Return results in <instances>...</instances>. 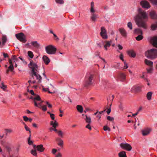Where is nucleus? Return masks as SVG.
<instances>
[{"label": "nucleus", "instance_id": "14", "mask_svg": "<svg viewBox=\"0 0 157 157\" xmlns=\"http://www.w3.org/2000/svg\"><path fill=\"white\" fill-rule=\"evenodd\" d=\"M149 15L151 18L155 19L157 18V14L154 11H152L150 12Z\"/></svg>", "mask_w": 157, "mask_h": 157}, {"label": "nucleus", "instance_id": "34", "mask_svg": "<svg viewBox=\"0 0 157 157\" xmlns=\"http://www.w3.org/2000/svg\"><path fill=\"white\" fill-rule=\"evenodd\" d=\"M5 130V133H6V135H7L8 133H10L12 132L13 130L10 129H6Z\"/></svg>", "mask_w": 157, "mask_h": 157}, {"label": "nucleus", "instance_id": "40", "mask_svg": "<svg viewBox=\"0 0 157 157\" xmlns=\"http://www.w3.org/2000/svg\"><path fill=\"white\" fill-rule=\"evenodd\" d=\"M31 134H30L29 135V137L28 138V143L29 145H32L33 143V142L32 140H30V138H31Z\"/></svg>", "mask_w": 157, "mask_h": 157}, {"label": "nucleus", "instance_id": "9", "mask_svg": "<svg viewBox=\"0 0 157 157\" xmlns=\"http://www.w3.org/2000/svg\"><path fill=\"white\" fill-rule=\"evenodd\" d=\"M150 42L154 47L157 48V36L152 37L151 39Z\"/></svg>", "mask_w": 157, "mask_h": 157}, {"label": "nucleus", "instance_id": "62", "mask_svg": "<svg viewBox=\"0 0 157 157\" xmlns=\"http://www.w3.org/2000/svg\"><path fill=\"white\" fill-rule=\"evenodd\" d=\"M62 155L60 153H59L55 157H61Z\"/></svg>", "mask_w": 157, "mask_h": 157}, {"label": "nucleus", "instance_id": "44", "mask_svg": "<svg viewBox=\"0 0 157 157\" xmlns=\"http://www.w3.org/2000/svg\"><path fill=\"white\" fill-rule=\"evenodd\" d=\"M153 69V66L149 67V69H147V73H151V71Z\"/></svg>", "mask_w": 157, "mask_h": 157}, {"label": "nucleus", "instance_id": "25", "mask_svg": "<svg viewBox=\"0 0 157 157\" xmlns=\"http://www.w3.org/2000/svg\"><path fill=\"white\" fill-rule=\"evenodd\" d=\"M37 107L41 109L43 111H46L47 109L46 105L42 106L41 103H38V106Z\"/></svg>", "mask_w": 157, "mask_h": 157}, {"label": "nucleus", "instance_id": "57", "mask_svg": "<svg viewBox=\"0 0 157 157\" xmlns=\"http://www.w3.org/2000/svg\"><path fill=\"white\" fill-rule=\"evenodd\" d=\"M120 59L121 60L123 61H124V59H123V56L122 54H121L120 56H119Z\"/></svg>", "mask_w": 157, "mask_h": 157}, {"label": "nucleus", "instance_id": "13", "mask_svg": "<svg viewBox=\"0 0 157 157\" xmlns=\"http://www.w3.org/2000/svg\"><path fill=\"white\" fill-rule=\"evenodd\" d=\"M35 96L34 97V105L35 106H38V105L36 102V101H40V96L37 95L36 94V95H35Z\"/></svg>", "mask_w": 157, "mask_h": 157}, {"label": "nucleus", "instance_id": "23", "mask_svg": "<svg viewBox=\"0 0 157 157\" xmlns=\"http://www.w3.org/2000/svg\"><path fill=\"white\" fill-rule=\"evenodd\" d=\"M76 109L80 113H82L83 111V108L82 106L80 105H78L76 106Z\"/></svg>", "mask_w": 157, "mask_h": 157}, {"label": "nucleus", "instance_id": "4", "mask_svg": "<svg viewBox=\"0 0 157 157\" xmlns=\"http://www.w3.org/2000/svg\"><path fill=\"white\" fill-rule=\"evenodd\" d=\"M94 77L93 74L90 73L87 74L85 77V86H87L92 84L93 79Z\"/></svg>", "mask_w": 157, "mask_h": 157}, {"label": "nucleus", "instance_id": "46", "mask_svg": "<svg viewBox=\"0 0 157 157\" xmlns=\"http://www.w3.org/2000/svg\"><path fill=\"white\" fill-rule=\"evenodd\" d=\"M103 129L105 131L108 130L109 131H110V129L108 127L106 126H104L103 127Z\"/></svg>", "mask_w": 157, "mask_h": 157}, {"label": "nucleus", "instance_id": "41", "mask_svg": "<svg viewBox=\"0 0 157 157\" xmlns=\"http://www.w3.org/2000/svg\"><path fill=\"white\" fill-rule=\"evenodd\" d=\"M58 125V124L56 121H55L54 122V124L52 125V127L54 128H56V127Z\"/></svg>", "mask_w": 157, "mask_h": 157}, {"label": "nucleus", "instance_id": "10", "mask_svg": "<svg viewBox=\"0 0 157 157\" xmlns=\"http://www.w3.org/2000/svg\"><path fill=\"white\" fill-rule=\"evenodd\" d=\"M151 129L150 128H146L142 130L141 132L143 136L148 135L151 132Z\"/></svg>", "mask_w": 157, "mask_h": 157}, {"label": "nucleus", "instance_id": "35", "mask_svg": "<svg viewBox=\"0 0 157 157\" xmlns=\"http://www.w3.org/2000/svg\"><path fill=\"white\" fill-rule=\"evenodd\" d=\"M28 55L31 58H33V52L30 51L28 52Z\"/></svg>", "mask_w": 157, "mask_h": 157}, {"label": "nucleus", "instance_id": "29", "mask_svg": "<svg viewBox=\"0 0 157 157\" xmlns=\"http://www.w3.org/2000/svg\"><path fill=\"white\" fill-rule=\"evenodd\" d=\"M152 93L151 92H148L147 94V99L150 100L151 99Z\"/></svg>", "mask_w": 157, "mask_h": 157}, {"label": "nucleus", "instance_id": "53", "mask_svg": "<svg viewBox=\"0 0 157 157\" xmlns=\"http://www.w3.org/2000/svg\"><path fill=\"white\" fill-rule=\"evenodd\" d=\"M107 119L110 121H112L114 120V118L113 117L108 116L107 117Z\"/></svg>", "mask_w": 157, "mask_h": 157}, {"label": "nucleus", "instance_id": "2", "mask_svg": "<svg viewBox=\"0 0 157 157\" xmlns=\"http://www.w3.org/2000/svg\"><path fill=\"white\" fill-rule=\"evenodd\" d=\"M29 66H31L30 67L32 69L31 74L33 78V76H35L37 79L39 80L38 82L39 83L41 82V80L42 78L41 76L37 73V72H38L37 69L38 66L37 64L33 62L32 61H30V63L29 65Z\"/></svg>", "mask_w": 157, "mask_h": 157}, {"label": "nucleus", "instance_id": "5", "mask_svg": "<svg viewBox=\"0 0 157 157\" xmlns=\"http://www.w3.org/2000/svg\"><path fill=\"white\" fill-rule=\"evenodd\" d=\"M46 52L49 54H54L55 53L56 49L53 46L49 45L45 47Z\"/></svg>", "mask_w": 157, "mask_h": 157}, {"label": "nucleus", "instance_id": "31", "mask_svg": "<svg viewBox=\"0 0 157 157\" xmlns=\"http://www.w3.org/2000/svg\"><path fill=\"white\" fill-rule=\"evenodd\" d=\"M101 32L100 33V35H102L103 34H104V33L106 32L105 29L104 27H101Z\"/></svg>", "mask_w": 157, "mask_h": 157}, {"label": "nucleus", "instance_id": "24", "mask_svg": "<svg viewBox=\"0 0 157 157\" xmlns=\"http://www.w3.org/2000/svg\"><path fill=\"white\" fill-rule=\"evenodd\" d=\"M134 33L137 34L142 35L143 33L142 30L140 29H136L134 30Z\"/></svg>", "mask_w": 157, "mask_h": 157}, {"label": "nucleus", "instance_id": "19", "mask_svg": "<svg viewBox=\"0 0 157 157\" xmlns=\"http://www.w3.org/2000/svg\"><path fill=\"white\" fill-rule=\"evenodd\" d=\"M36 149L38 151H40L42 152L44 150V148L43 147V145L42 144L38 145L36 147Z\"/></svg>", "mask_w": 157, "mask_h": 157}, {"label": "nucleus", "instance_id": "7", "mask_svg": "<svg viewBox=\"0 0 157 157\" xmlns=\"http://www.w3.org/2000/svg\"><path fill=\"white\" fill-rule=\"evenodd\" d=\"M120 146L122 149L128 151H131L132 149L131 145L127 143H121Z\"/></svg>", "mask_w": 157, "mask_h": 157}, {"label": "nucleus", "instance_id": "27", "mask_svg": "<svg viewBox=\"0 0 157 157\" xmlns=\"http://www.w3.org/2000/svg\"><path fill=\"white\" fill-rule=\"evenodd\" d=\"M31 43L33 46L36 48H38L40 47V44L36 41H32L31 42Z\"/></svg>", "mask_w": 157, "mask_h": 157}, {"label": "nucleus", "instance_id": "47", "mask_svg": "<svg viewBox=\"0 0 157 157\" xmlns=\"http://www.w3.org/2000/svg\"><path fill=\"white\" fill-rule=\"evenodd\" d=\"M56 2L57 3L60 4H62L64 3V1L63 0H56Z\"/></svg>", "mask_w": 157, "mask_h": 157}, {"label": "nucleus", "instance_id": "12", "mask_svg": "<svg viewBox=\"0 0 157 157\" xmlns=\"http://www.w3.org/2000/svg\"><path fill=\"white\" fill-rule=\"evenodd\" d=\"M125 78V75L124 73H119L118 76V78L122 82L124 81Z\"/></svg>", "mask_w": 157, "mask_h": 157}, {"label": "nucleus", "instance_id": "17", "mask_svg": "<svg viewBox=\"0 0 157 157\" xmlns=\"http://www.w3.org/2000/svg\"><path fill=\"white\" fill-rule=\"evenodd\" d=\"M56 140L58 142L57 144L60 147H62L63 145V141L59 138H56Z\"/></svg>", "mask_w": 157, "mask_h": 157}, {"label": "nucleus", "instance_id": "30", "mask_svg": "<svg viewBox=\"0 0 157 157\" xmlns=\"http://www.w3.org/2000/svg\"><path fill=\"white\" fill-rule=\"evenodd\" d=\"M94 3L93 2H92L91 3L90 12L93 13H94L95 12V10L94 9Z\"/></svg>", "mask_w": 157, "mask_h": 157}, {"label": "nucleus", "instance_id": "56", "mask_svg": "<svg viewBox=\"0 0 157 157\" xmlns=\"http://www.w3.org/2000/svg\"><path fill=\"white\" fill-rule=\"evenodd\" d=\"M51 118L53 120L55 119V115L53 114H51L50 115Z\"/></svg>", "mask_w": 157, "mask_h": 157}, {"label": "nucleus", "instance_id": "37", "mask_svg": "<svg viewBox=\"0 0 157 157\" xmlns=\"http://www.w3.org/2000/svg\"><path fill=\"white\" fill-rule=\"evenodd\" d=\"M157 28V22L155 24H152L151 25L152 30H155Z\"/></svg>", "mask_w": 157, "mask_h": 157}, {"label": "nucleus", "instance_id": "11", "mask_svg": "<svg viewBox=\"0 0 157 157\" xmlns=\"http://www.w3.org/2000/svg\"><path fill=\"white\" fill-rule=\"evenodd\" d=\"M112 41L111 40H105L103 42L104 48L106 50H108V48L111 45Z\"/></svg>", "mask_w": 157, "mask_h": 157}, {"label": "nucleus", "instance_id": "38", "mask_svg": "<svg viewBox=\"0 0 157 157\" xmlns=\"http://www.w3.org/2000/svg\"><path fill=\"white\" fill-rule=\"evenodd\" d=\"M143 36L142 35H139L137 37H136V39L138 41H140L142 40L143 39Z\"/></svg>", "mask_w": 157, "mask_h": 157}, {"label": "nucleus", "instance_id": "18", "mask_svg": "<svg viewBox=\"0 0 157 157\" xmlns=\"http://www.w3.org/2000/svg\"><path fill=\"white\" fill-rule=\"evenodd\" d=\"M43 59L44 63L46 64H48L50 62L49 59L46 56H43Z\"/></svg>", "mask_w": 157, "mask_h": 157}, {"label": "nucleus", "instance_id": "15", "mask_svg": "<svg viewBox=\"0 0 157 157\" xmlns=\"http://www.w3.org/2000/svg\"><path fill=\"white\" fill-rule=\"evenodd\" d=\"M119 31L121 34L124 37H126L127 33L124 29L123 28L119 29Z\"/></svg>", "mask_w": 157, "mask_h": 157}, {"label": "nucleus", "instance_id": "26", "mask_svg": "<svg viewBox=\"0 0 157 157\" xmlns=\"http://www.w3.org/2000/svg\"><path fill=\"white\" fill-rule=\"evenodd\" d=\"M119 157H127V155L125 151H122L118 153Z\"/></svg>", "mask_w": 157, "mask_h": 157}, {"label": "nucleus", "instance_id": "39", "mask_svg": "<svg viewBox=\"0 0 157 157\" xmlns=\"http://www.w3.org/2000/svg\"><path fill=\"white\" fill-rule=\"evenodd\" d=\"M101 36L103 39H106L108 38V36L107 35L106 32L104 33V34H103Z\"/></svg>", "mask_w": 157, "mask_h": 157}, {"label": "nucleus", "instance_id": "6", "mask_svg": "<svg viewBox=\"0 0 157 157\" xmlns=\"http://www.w3.org/2000/svg\"><path fill=\"white\" fill-rule=\"evenodd\" d=\"M17 38L21 42L25 43L26 41L25 36L22 33L16 34L15 35Z\"/></svg>", "mask_w": 157, "mask_h": 157}, {"label": "nucleus", "instance_id": "32", "mask_svg": "<svg viewBox=\"0 0 157 157\" xmlns=\"http://www.w3.org/2000/svg\"><path fill=\"white\" fill-rule=\"evenodd\" d=\"M114 96L113 95H110L109 97V98L107 99V100L108 101V103H109L110 101H111V104H112L113 101L114 99Z\"/></svg>", "mask_w": 157, "mask_h": 157}, {"label": "nucleus", "instance_id": "52", "mask_svg": "<svg viewBox=\"0 0 157 157\" xmlns=\"http://www.w3.org/2000/svg\"><path fill=\"white\" fill-rule=\"evenodd\" d=\"M135 90L137 92H140L141 90V88L140 86H137L135 88Z\"/></svg>", "mask_w": 157, "mask_h": 157}, {"label": "nucleus", "instance_id": "8", "mask_svg": "<svg viewBox=\"0 0 157 157\" xmlns=\"http://www.w3.org/2000/svg\"><path fill=\"white\" fill-rule=\"evenodd\" d=\"M140 5L143 8L148 9L150 8V6L149 3L146 1H142L140 2Z\"/></svg>", "mask_w": 157, "mask_h": 157}, {"label": "nucleus", "instance_id": "21", "mask_svg": "<svg viewBox=\"0 0 157 157\" xmlns=\"http://www.w3.org/2000/svg\"><path fill=\"white\" fill-rule=\"evenodd\" d=\"M144 63L146 64L149 66V67L153 66V62L147 59H145Z\"/></svg>", "mask_w": 157, "mask_h": 157}, {"label": "nucleus", "instance_id": "60", "mask_svg": "<svg viewBox=\"0 0 157 157\" xmlns=\"http://www.w3.org/2000/svg\"><path fill=\"white\" fill-rule=\"evenodd\" d=\"M124 69H125L128 68V66L127 64L125 62H124Z\"/></svg>", "mask_w": 157, "mask_h": 157}, {"label": "nucleus", "instance_id": "20", "mask_svg": "<svg viewBox=\"0 0 157 157\" xmlns=\"http://www.w3.org/2000/svg\"><path fill=\"white\" fill-rule=\"evenodd\" d=\"M98 18V15L94 13H92L90 18L93 21H96L97 19Z\"/></svg>", "mask_w": 157, "mask_h": 157}, {"label": "nucleus", "instance_id": "1", "mask_svg": "<svg viewBox=\"0 0 157 157\" xmlns=\"http://www.w3.org/2000/svg\"><path fill=\"white\" fill-rule=\"evenodd\" d=\"M148 17L145 12L140 8L138 9V13L134 17V20L138 27L144 29L147 28L146 21Z\"/></svg>", "mask_w": 157, "mask_h": 157}, {"label": "nucleus", "instance_id": "22", "mask_svg": "<svg viewBox=\"0 0 157 157\" xmlns=\"http://www.w3.org/2000/svg\"><path fill=\"white\" fill-rule=\"evenodd\" d=\"M85 118H84L86 123L88 124H90L91 122V120L90 117H88L86 115H85Z\"/></svg>", "mask_w": 157, "mask_h": 157}, {"label": "nucleus", "instance_id": "61", "mask_svg": "<svg viewBox=\"0 0 157 157\" xmlns=\"http://www.w3.org/2000/svg\"><path fill=\"white\" fill-rule=\"evenodd\" d=\"M30 93L31 94L35 96V95H36V94L34 93L33 91V90H30Z\"/></svg>", "mask_w": 157, "mask_h": 157}, {"label": "nucleus", "instance_id": "45", "mask_svg": "<svg viewBox=\"0 0 157 157\" xmlns=\"http://www.w3.org/2000/svg\"><path fill=\"white\" fill-rule=\"evenodd\" d=\"M8 69L10 70L11 71H13L14 69V67L13 64L10 65V66L9 67Z\"/></svg>", "mask_w": 157, "mask_h": 157}, {"label": "nucleus", "instance_id": "55", "mask_svg": "<svg viewBox=\"0 0 157 157\" xmlns=\"http://www.w3.org/2000/svg\"><path fill=\"white\" fill-rule=\"evenodd\" d=\"M57 151V149H55V148H53V149H52V153L53 154H55Z\"/></svg>", "mask_w": 157, "mask_h": 157}, {"label": "nucleus", "instance_id": "51", "mask_svg": "<svg viewBox=\"0 0 157 157\" xmlns=\"http://www.w3.org/2000/svg\"><path fill=\"white\" fill-rule=\"evenodd\" d=\"M111 104L109 105V109H108L106 111V112L108 114H109L111 112Z\"/></svg>", "mask_w": 157, "mask_h": 157}, {"label": "nucleus", "instance_id": "64", "mask_svg": "<svg viewBox=\"0 0 157 157\" xmlns=\"http://www.w3.org/2000/svg\"><path fill=\"white\" fill-rule=\"evenodd\" d=\"M117 46H118V47L119 49L122 50V49L123 47L121 45L118 44Z\"/></svg>", "mask_w": 157, "mask_h": 157}, {"label": "nucleus", "instance_id": "63", "mask_svg": "<svg viewBox=\"0 0 157 157\" xmlns=\"http://www.w3.org/2000/svg\"><path fill=\"white\" fill-rule=\"evenodd\" d=\"M3 55L4 58H6L8 57V54L5 53H3Z\"/></svg>", "mask_w": 157, "mask_h": 157}, {"label": "nucleus", "instance_id": "28", "mask_svg": "<svg viewBox=\"0 0 157 157\" xmlns=\"http://www.w3.org/2000/svg\"><path fill=\"white\" fill-rule=\"evenodd\" d=\"M36 145H34L33 148L34 149V150H32L31 151V153L34 156H36L37 153L36 152Z\"/></svg>", "mask_w": 157, "mask_h": 157}, {"label": "nucleus", "instance_id": "58", "mask_svg": "<svg viewBox=\"0 0 157 157\" xmlns=\"http://www.w3.org/2000/svg\"><path fill=\"white\" fill-rule=\"evenodd\" d=\"M86 128L89 129L90 130H91L92 129L90 124H88L86 126Z\"/></svg>", "mask_w": 157, "mask_h": 157}, {"label": "nucleus", "instance_id": "59", "mask_svg": "<svg viewBox=\"0 0 157 157\" xmlns=\"http://www.w3.org/2000/svg\"><path fill=\"white\" fill-rule=\"evenodd\" d=\"M46 104L48 105V107L49 108H51L52 107V105L49 104V102L48 101L46 102Z\"/></svg>", "mask_w": 157, "mask_h": 157}, {"label": "nucleus", "instance_id": "33", "mask_svg": "<svg viewBox=\"0 0 157 157\" xmlns=\"http://www.w3.org/2000/svg\"><path fill=\"white\" fill-rule=\"evenodd\" d=\"M2 45H4L6 42L7 40L6 36H3L2 38Z\"/></svg>", "mask_w": 157, "mask_h": 157}, {"label": "nucleus", "instance_id": "36", "mask_svg": "<svg viewBox=\"0 0 157 157\" xmlns=\"http://www.w3.org/2000/svg\"><path fill=\"white\" fill-rule=\"evenodd\" d=\"M0 87L3 90H5L6 88H7V86L6 85L4 84V83L3 82H2L1 86H0Z\"/></svg>", "mask_w": 157, "mask_h": 157}, {"label": "nucleus", "instance_id": "48", "mask_svg": "<svg viewBox=\"0 0 157 157\" xmlns=\"http://www.w3.org/2000/svg\"><path fill=\"white\" fill-rule=\"evenodd\" d=\"M153 4H157V0H149Z\"/></svg>", "mask_w": 157, "mask_h": 157}, {"label": "nucleus", "instance_id": "16", "mask_svg": "<svg viewBox=\"0 0 157 157\" xmlns=\"http://www.w3.org/2000/svg\"><path fill=\"white\" fill-rule=\"evenodd\" d=\"M128 54L130 57L134 58L135 57L136 54L133 50H129L127 52Z\"/></svg>", "mask_w": 157, "mask_h": 157}, {"label": "nucleus", "instance_id": "54", "mask_svg": "<svg viewBox=\"0 0 157 157\" xmlns=\"http://www.w3.org/2000/svg\"><path fill=\"white\" fill-rule=\"evenodd\" d=\"M23 118L24 119V120L26 122L28 121H29V118L26 116H23Z\"/></svg>", "mask_w": 157, "mask_h": 157}, {"label": "nucleus", "instance_id": "3", "mask_svg": "<svg viewBox=\"0 0 157 157\" xmlns=\"http://www.w3.org/2000/svg\"><path fill=\"white\" fill-rule=\"evenodd\" d=\"M145 55L147 58L154 59L157 58V49L152 48L145 52Z\"/></svg>", "mask_w": 157, "mask_h": 157}, {"label": "nucleus", "instance_id": "49", "mask_svg": "<svg viewBox=\"0 0 157 157\" xmlns=\"http://www.w3.org/2000/svg\"><path fill=\"white\" fill-rule=\"evenodd\" d=\"M24 127L26 131H28L29 132V135L31 134V131L29 128L26 125H25V126Z\"/></svg>", "mask_w": 157, "mask_h": 157}, {"label": "nucleus", "instance_id": "42", "mask_svg": "<svg viewBox=\"0 0 157 157\" xmlns=\"http://www.w3.org/2000/svg\"><path fill=\"white\" fill-rule=\"evenodd\" d=\"M127 26L130 29L132 30V24L131 22H128V23Z\"/></svg>", "mask_w": 157, "mask_h": 157}, {"label": "nucleus", "instance_id": "43", "mask_svg": "<svg viewBox=\"0 0 157 157\" xmlns=\"http://www.w3.org/2000/svg\"><path fill=\"white\" fill-rule=\"evenodd\" d=\"M57 133L58 135L60 136L61 137H63V133L61 131H58V132H57Z\"/></svg>", "mask_w": 157, "mask_h": 157}, {"label": "nucleus", "instance_id": "50", "mask_svg": "<svg viewBox=\"0 0 157 157\" xmlns=\"http://www.w3.org/2000/svg\"><path fill=\"white\" fill-rule=\"evenodd\" d=\"M54 36V40L56 41L57 42L59 40V38L55 34L53 35Z\"/></svg>", "mask_w": 157, "mask_h": 157}]
</instances>
